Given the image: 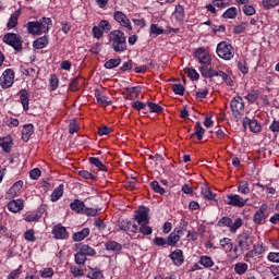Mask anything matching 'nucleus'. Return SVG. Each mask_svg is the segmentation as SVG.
<instances>
[{"instance_id":"nucleus-1","label":"nucleus","mask_w":279,"mask_h":279,"mask_svg":"<svg viewBox=\"0 0 279 279\" xmlns=\"http://www.w3.org/2000/svg\"><path fill=\"white\" fill-rule=\"evenodd\" d=\"M108 45L116 51V53L128 51V37L123 31H111L108 35Z\"/></svg>"},{"instance_id":"nucleus-2","label":"nucleus","mask_w":279,"mask_h":279,"mask_svg":"<svg viewBox=\"0 0 279 279\" xmlns=\"http://www.w3.org/2000/svg\"><path fill=\"white\" fill-rule=\"evenodd\" d=\"M53 22L50 17H41L39 21H32L26 24L27 33L32 36H43L49 34Z\"/></svg>"},{"instance_id":"nucleus-3","label":"nucleus","mask_w":279,"mask_h":279,"mask_svg":"<svg viewBox=\"0 0 279 279\" xmlns=\"http://www.w3.org/2000/svg\"><path fill=\"white\" fill-rule=\"evenodd\" d=\"M216 53L222 60H232L234 58V48L232 47V45L226 41H221L216 48Z\"/></svg>"},{"instance_id":"nucleus-4","label":"nucleus","mask_w":279,"mask_h":279,"mask_svg":"<svg viewBox=\"0 0 279 279\" xmlns=\"http://www.w3.org/2000/svg\"><path fill=\"white\" fill-rule=\"evenodd\" d=\"M3 43L15 49V51H21L23 49V39L15 33H7L3 36Z\"/></svg>"},{"instance_id":"nucleus-5","label":"nucleus","mask_w":279,"mask_h":279,"mask_svg":"<svg viewBox=\"0 0 279 279\" xmlns=\"http://www.w3.org/2000/svg\"><path fill=\"white\" fill-rule=\"evenodd\" d=\"M231 110L236 119H241L245 114V102L241 96H236L231 100Z\"/></svg>"},{"instance_id":"nucleus-6","label":"nucleus","mask_w":279,"mask_h":279,"mask_svg":"<svg viewBox=\"0 0 279 279\" xmlns=\"http://www.w3.org/2000/svg\"><path fill=\"white\" fill-rule=\"evenodd\" d=\"M70 208L74 213H77V215H87L88 217L95 215V211L93 210V208L86 207V204H84V202L80 199H74L70 204Z\"/></svg>"},{"instance_id":"nucleus-7","label":"nucleus","mask_w":279,"mask_h":279,"mask_svg":"<svg viewBox=\"0 0 279 279\" xmlns=\"http://www.w3.org/2000/svg\"><path fill=\"white\" fill-rule=\"evenodd\" d=\"M194 58L203 66H209L210 62H213V58L210 57V52L206 48H197L194 51Z\"/></svg>"},{"instance_id":"nucleus-8","label":"nucleus","mask_w":279,"mask_h":279,"mask_svg":"<svg viewBox=\"0 0 279 279\" xmlns=\"http://www.w3.org/2000/svg\"><path fill=\"white\" fill-rule=\"evenodd\" d=\"M118 228L122 232H126L129 236H136V233L138 232V226L129 219L121 220L118 223Z\"/></svg>"},{"instance_id":"nucleus-9","label":"nucleus","mask_w":279,"mask_h":279,"mask_svg":"<svg viewBox=\"0 0 279 279\" xmlns=\"http://www.w3.org/2000/svg\"><path fill=\"white\" fill-rule=\"evenodd\" d=\"M113 20L116 23H119L120 27H123V29H128V32H132L134 29L132 27V22L130 21V17L125 15L122 11H116L113 13Z\"/></svg>"},{"instance_id":"nucleus-10","label":"nucleus","mask_w":279,"mask_h":279,"mask_svg":"<svg viewBox=\"0 0 279 279\" xmlns=\"http://www.w3.org/2000/svg\"><path fill=\"white\" fill-rule=\"evenodd\" d=\"M15 73L12 69H7L0 76V86L1 88H12L14 85Z\"/></svg>"},{"instance_id":"nucleus-11","label":"nucleus","mask_w":279,"mask_h":279,"mask_svg":"<svg viewBox=\"0 0 279 279\" xmlns=\"http://www.w3.org/2000/svg\"><path fill=\"white\" fill-rule=\"evenodd\" d=\"M219 69H221V63H213V68H208V65H203L199 68V71L201 75H203L207 80H213V77L218 76Z\"/></svg>"},{"instance_id":"nucleus-12","label":"nucleus","mask_w":279,"mask_h":279,"mask_svg":"<svg viewBox=\"0 0 279 279\" xmlns=\"http://www.w3.org/2000/svg\"><path fill=\"white\" fill-rule=\"evenodd\" d=\"M182 236H184V229L182 227H177L167 238L168 246L175 247L178 243H180Z\"/></svg>"},{"instance_id":"nucleus-13","label":"nucleus","mask_w":279,"mask_h":279,"mask_svg":"<svg viewBox=\"0 0 279 279\" xmlns=\"http://www.w3.org/2000/svg\"><path fill=\"white\" fill-rule=\"evenodd\" d=\"M134 219L137 223H149V220L151 219L149 217V208L145 206L138 207L134 213Z\"/></svg>"},{"instance_id":"nucleus-14","label":"nucleus","mask_w":279,"mask_h":279,"mask_svg":"<svg viewBox=\"0 0 279 279\" xmlns=\"http://www.w3.org/2000/svg\"><path fill=\"white\" fill-rule=\"evenodd\" d=\"M219 223L229 228L231 232H234L238 228H241L243 226V220H241V218H238L233 222L232 218L223 217L220 219Z\"/></svg>"},{"instance_id":"nucleus-15","label":"nucleus","mask_w":279,"mask_h":279,"mask_svg":"<svg viewBox=\"0 0 279 279\" xmlns=\"http://www.w3.org/2000/svg\"><path fill=\"white\" fill-rule=\"evenodd\" d=\"M217 77H221L227 86H234V77L232 75V70L225 69L220 65Z\"/></svg>"},{"instance_id":"nucleus-16","label":"nucleus","mask_w":279,"mask_h":279,"mask_svg":"<svg viewBox=\"0 0 279 279\" xmlns=\"http://www.w3.org/2000/svg\"><path fill=\"white\" fill-rule=\"evenodd\" d=\"M23 190V181H16L5 193V199H14V197H19L21 191Z\"/></svg>"},{"instance_id":"nucleus-17","label":"nucleus","mask_w":279,"mask_h":279,"mask_svg":"<svg viewBox=\"0 0 279 279\" xmlns=\"http://www.w3.org/2000/svg\"><path fill=\"white\" fill-rule=\"evenodd\" d=\"M269 217V206L264 204L260 206L259 210L254 215V223H263L265 219Z\"/></svg>"},{"instance_id":"nucleus-18","label":"nucleus","mask_w":279,"mask_h":279,"mask_svg":"<svg viewBox=\"0 0 279 279\" xmlns=\"http://www.w3.org/2000/svg\"><path fill=\"white\" fill-rule=\"evenodd\" d=\"M227 204L235 208H243L245 206V199L238 194H231L227 196Z\"/></svg>"},{"instance_id":"nucleus-19","label":"nucleus","mask_w":279,"mask_h":279,"mask_svg":"<svg viewBox=\"0 0 279 279\" xmlns=\"http://www.w3.org/2000/svg\"><path fill=\"white\" fill-rule=\"evenodd\" d=\"M0 147L5 154H10L12 151V147H14V140L12 138V135L0 137Z\"/></svg>"},{"instance_id":"nucleus-20","label":"nucleus","mask_w":279,"mask_h":279,"mask_svg":"<svg viewBox=\"0 0 279 279\" xmlns=\"http://www.w3.org/2000/svg\"><path fill=\"white\" fill-rule=\"evenodd\" d=\"M7 208H8V210H10V213H21L23 210V208H25V201H23L21 198L13 199V201L9 202Z\"/></svg>"},{"instance_id":"nucleus-21","label":"nucleus","mask_w":279,"mask_h":279,"mask_svg":"<svg viewBox=\"0 0 279 279\" xmlns=\"http://www.w3.org/2000/svg\"><path fill=\"white\" fill-rule=\"evenodd\" d=\"M170 258L175 267H181L184 264V253L182 250L177 248L170 254Z\"/></svg>"},{"instance_id":"nucleus-22","label":"nucleus","mask_w":279,"mask_h":279,"mask_svg":"<svg viewBox=\"0 0 279 279\" xmlns=\"http://www.w3.org/2000/svg\"><path fill=\"white\" fill-rule=\"evenodd\" d=\"M17 95L23 106V110L27 112V110H29V97H31L29 92L27 89H21Z\"/></svg>"},{"instance_id":"nucleus-23","label":"nucleus","mask_w":279,"mask_h":279,"mask_svg":"<svg viewBox=\"0 0 279 279\" xmlns=\"http://www.w3.org/2000/svg\"><path fill=\"white\" fill-rule=\"evenodd\" d=\"M52 234H53L54 239H57V240L69 239V232H66V228H64L62 226H56L52 229Z\"/></svg>"},{"instance_id":"nucleus-24","label":"nucleus","mask_w":279,"mask_h":279,"mask_svg":"<svg viewBox=\"0 0 279 279\" xmlns=\"http://www.w3.org/2000/svg\"><path fill=\"white\" fill-rule=\"evenodd\" d=\"M85 82L86 80L83 76L75 77L74 80L71 81L69 85V90H71L72 93L80 90V88L84 86Z\"/></svg>"},{"instance_id":"nucleus-25","label":"nucleus","mask_w":279,"mask_h":279,"mask_svg":"<svg viewBox=\"0 0 279 279\" xmlns=\"http://www.w3.org/2000/svg\"><path fill=\"white\" fill-rule=\"evenodd\" d=\"M236 243L239 245V247H234L233 248V255L232 258H236L238 256H241V254H243V247H244V243H245V235L240 234L236 239Z\"/></svg>"},{"instance_id":"nucleus-26","label":"nucleus","mask_w":279,"mask_h":279,"mask_svg":"<svg viewBox=\"0 0 279 279\" xmlns=\"http://www.w3.org/2000/svg\"><path fill=\"white\" fill-rule=\"evenodd\" d=\"M260 254H265V247L263 244L257 243L253 246V250L246 253V258H256V256H260Z\"/></svg>"},{"instance_id":"nucleus-27","label":"nucleus","mask_w":279,"mask_h":279,"mask_svg":"<svg viewBox=\"0 0 279 279\" xmlns=\"http://www.w3.org/2000/svg\"><path fill=\"white\" fill-rule=\"evenodd\" d=\"M20 17H21V9H19L13 14H11V16L7 23L8 29H14V27H16V25H19Z\"/></svg>"},{"instance_id":"nucleus-28","label":"nucleus","mask_w":279,"mask_h":279,"mask_svg":"<svg viewBox=\"0 0 279 279\" xmlns=\"http://www.w3.org/2000/svg\"><path fill=\"white\" fill-rule=\"evenodd\" d=\"M47 45H49V37L47 35H44L33 41L34 49H45Z\"/></svg>"},{"instance_id":"nucleus-29","label":"nucleus","mask_w":279,"mask_h":279,"mask_svg":"<svg viewBox=\"0 0 279 279\" xmlns=\"http://www.w3.org/2000/svg\"><path fill=\"white\" fill-rule=\"evenodd\" d=\"M32 134H34V124H25L22 130V141L27 143Z\"/></svg>"},{"instance_id":"nucleus-30","label":"nucleus","mask_w":279,"mask_h":279,"mask_svg":"<svg viewBox=\"0 0 279 279\" xmlns=\"http://www.w3.org/2000/svg\"><path fill=\"white\" fill-rule=\"evenodd\" d=\"M90 234V229L89 228H84L78 232H75L72 235L73 241H75L76 243L80 241H84V239H86V236H88Z\"/></svg>"},{"instance_id":"nucleus-31","label":"nucleus","mask_w":279,"mask_h":279,"mask_svg":"<svg viewBox=\"0 0 279 279\" xmlns=\"http://www.w3.org/2000/svg\"><path fill=\"white\" fill-rule=\"evenodd\" d=\"M95 97L98 106H104L105 108L106 106H112V100H108L106 95L96 92Z\"/></svg>"},{"instance_id":"nucleus-32","label":"nucleus","mask_w":279,"mask_h":279,"mask_svg":"<svg viewBox=\"0 0 279 279\" xmlns=\"http://www.w3.org/2000/svg\"><path fill=\"white\" fill-rule=\"evenodd\" d=\"M64 195V184H60L50 195L51 202H58Z\"/></svg>"},{"instance_id":"nucleus-33","label":"nucleus","mask_w":279,"mask_h":279,"mask_svg":"<svg viewBox=\"0 0 279 279\" xmlns=\"http://www.w3.org/2000/svg\"><path fill=\"white\" fill-rule=\"evenodd\" d=\"M78 251L85 256H95L97 252L88 244H78Z\"/></svg>"},{"instance_id":"nucleus-34","label":"nucleus","mask_w":279,"mask_h":279,"mask_svg":"<svg viewBox=\"0 0 279 279\" xmlns=\"http://www.w3.org/2000/svg\"><path fill=\"white\" fill-rule=\"evenodd\" d=\"M206 134V130L202 126V122H196L194 126V136L197 141H202Z\"/></svg>"},{"instance_id":"nucleus-35","label":"nucleus","mask_w":279,"mask_h":279,"mask_svg":"<svg viewBox=\"0 0 279 279\" xmlns=\"http://www.w3.org/2000/svg\"><path fill=\"white\" fill-rule=\"evenodd\" d=\"M201 194L204 199H208L209 202H213L216 197L215 193H213V190H210L208 185L202 186Z\"/></svg>"},{"instance_id":"nucleus-36","label":"nucleus","mask_w":279,"mask_h":279,"mask_svg":"<svg viewBox=\"0 0 279 279\" xmlns=\"http://www.w3.org/2000/svg\"><path fill=\"white\" fill-rule=\"evenodd\" d=\"M238 14H239V10L235 7H231L222 13L221 19H226V20L236 19Z\"/></svg>"},{"instance_id":"nucleus-37","label":"nucleus","mask_w":279,"mask_h":279,"mask_svg":"<svg viewBox=\"0 0 279 279\" xmlns=\"http://www.w3.org/2000/svg\"><path fill=\"white\" fill-rule=\"evenodd\" d=\"M199 265L205 267V269H210V267L215 266V262L213 260V257L203 255L199 257Z\"/></svg>"},{"instance_id":"nucleus-38","label":"nucleus","mask_w":279,"mask_h":279,"mask_svg":"<svg viewBox=\"0 0 279 279\" xmlns=\"http://www.w3.org/2000/svg\"><path fill=\"white\" fill-rule=\"evenodd\" d=\"M279 0H262L260 7L263 10H274V8H278Z\"/></svg>"},{"instance_id":"nucleus-39","label":"nucleus","mask_w":279,"mask_h":279,"mask_svg":"<svg viewBox=\"0 0 279 279\" xmlns=\"http://www.w3.org/2000/svg\"><path fill=\"white\" fill-rule=\"evenodd\" d=\"M89 279H104V272L98 268L89 267V272L87 275Z\"/></svg>"},{"instance_id":"nucleus-40","label":"nucleus","mask_w":279,"mask_h":279,"mask_svg":"<svg viewBox=\"0 0 279 279\" xmlns=\"http://www.w3.org/2000/svg\"><path fill=\"white\" fill-rule=\"evenodd\" d=\"M58 86H60V78L56 74H51L49 77V89L51 92L58 90Z\"/></svg>"},{"instance_id":"nucleus-41","label":"nucleus","mask_w":279,"mask_h":279,"mask_svg":"<svg viewBox=\"0 0 279 279\" xmlns=\"http://www.w3.org/2000/svg\"><path fill=\"white\" fill-rule=\"evenodd\" d=\"M106 250L109 252H121V244L117 241H108L105 244Z\"/></svg>"},{"instance_id":"nucleus-42","label":"nucleus","mask_w":279,"mask_h":279,"mask_svg":"<svg viewBox=\"0 0 279 279\" xmlns=\"http://www.w3.org/2000/svg\"><path fill=\"white\" fill-rule=\"evenodd\" d=\"M140 226V232L141 234H144L145 236H149L151 232H154V229L149 226V222L138 223Z\"/></svg>"},{"instance_id":"nucleus-43","label":"nucleus","mask_w":279,"mask_h":279,"mask_svg":"<svg viewBox=\"0 0 279 279\" xmlns=\"http://www.w3.org/2000/svg\"><path fill=\"white\" fill-rule=\"evenodd\" d=\"M220 246L225 252H232V240L230 238H223L220 240Z\"/></svg>"},{"instance_id":"nucleus-44","label":"nucleus","mask_w":279,"mask_h":279,"mask_svg":"<svg viewBox=\"0 0 279 279\" xmlns=\"http://www.w3.org/2000/svg\"><path fill=\"white\" fill-rule=\"evenodd\" d=\"M248 128L253 134H258L263 130V126L256 120H250Z\"/></svg>"},{"instance_id":"nucleus-45","label":"nucleus","mask_w":279,"mask_h":279,"mask_svg":"<svg viewBox=\"0 0 279 279\" xmlns=\"http://www.w3.org/2000/svg\"><path fill=\"white\" fill-rule=\"evenodd\" d=\"M174 17L177 21L182 22L184 21V7L182 4H178L174 10Z\"/></svg>"},{"instance_id":"nucleus-46","label":"nucleus","mask_w":279,"mask_h":279,"mask_svg":"<svg viewBox=\"0 0 279 279\" xmlns=\"http://www.w3.org/2000/svg\"><path fill=\"white\" fill-rule=\"evenodd\" d=\"M24 239L28 243H34L36 242V231L34 229H28L24 232Z\"/></svg>"},{"instance_id":"nucleus-47","label":"nucleus","mask_w":279,"mask_h":279,"mask_svg":"<svg viewBox=\"0 0 279 279\" xmlns=\"http://www.w3.org/2000/svg\"><path fill=\"white\" fill-rule=\"evenodd\" d=\"M150 36H160V34H165V29L159 27L158 24H151L149 27Z\"/></svg>"},{"instance_id":"nucleus-48","label":"nucleus","mask_w":279,"mask_h":279,"mask_svg":"<svg viewBox=\"0 0 279 279\" xmlns=\"http://www.w3.org/2000/svg\"><path fill=\"white\" fill-rule=\"evenodd\" d=\"M147 106L149 108V112H154L156 114H160L165 110L160 105H157L156 102H148Z\"/></svg>"},{"instance_id":"nucleus-49","label":"nucleus","mask_w":279,"mask_h":279,"mask_svg":"<svg viewBox=\"0 0 279 279\" xmlns=\"http://www.w3.org/2000/svg\"><path fill=\"white\" fill-rule=\"evenodd\" d=\"M89 162L94 165V167H97V169H99L100 171L106 170V165H104V162H101V160L97 157H90Z\"/></svg>"},{"instance_id":"nucleus-50","label":"nucleus","mask_w":279,"mask_h":279,"mask_svg":"<svg viewBox=\"0 0 279 279\" xmlns=\"http://www.w3.org/2000/svg\"><path fill=\"white\" fill-rule=\"evenodd\" d=\"M121 64V58L110 59L105 63L106 69H117Z\"/></svg>"},{"instance_id":"nucleus-51","label":"nucleus","mask_w":279,"mask_h":279,"mask_svg":"<svg viewBox=\"0 0 279 279\" xmlns=\"http://www.w3.org/2000/svg\"><path fill=\"white\" fill-rule=\"evenodd\" d=\"M172 92L174 93V95H179L180 97H182L184 95V85L182 84H173L172 85Z\"/></svg>"},{"instance_id":"nucleus-52","label":"nucleus","mask_w":279,"mask_h":279,"mask_svg":"<svg viewBox=\"0 0 279 279\" xmlns=\"http://www.w3.org/2000/svg\"><path fill=\"white\" fill-rule=\"evenodd\" d=\"M80 132V124L77 121L72 120L69 124V134H77Z\"/></svg>"},{"instance_id":"nucleus-53","label":"nucleus","mask_w":279,"mask_h":279,"mask_svg":"<svg viewBox=\"0 0 279 279\" xmlns=\"http://www.w3.org/2000/svg\"><path fill=\"white\" fill-rule=\"evenodd\" d=\"M150 187L153 189V191L155 193H159V195H165V190L162 189V186L160 185V183H158V181H153L150 183Z\"/></svg>"},{"instance_id":"nucleus-54","label":"nucleus","mask_w":279,"mask_h":279,"mask_svg":"<svg viewBox=\"0 0 279 279\" xmlns=\"http://www.w3.org/2000/svg\"><path fill=\"white\" fill-rule=\"evenodd\" d=\"M53 268H49V267H47V268H43L40 271H39V276L41 277V278H52V276H53Z\"/></svg>"},{"instance_id":"nucleus-55","label":"nucleus","mask_w":279,"mask_h":279,"mask_svg":"<svg viewBox=\"0 0 279 279\" xmlns=\"http://www.w3.org/2000/svg\"><path fill=\"white\" fill-rule=\"evenodd\" d=\"M196 98L198 99H206V97L208 96V87H204V88H198L195 92Z\"/></svg>"},{"instance_id":"nucleus-56","label":"nucleus","mask_w":279,"mask_h":279,"mask_svg":"<svg viewBox=\"0 0 279 279\" xmlns=\"http://www.w3.org/2000/svg\"><path fill=\"white\" fill-rule=\"evenodd\" d=\"M92 33L94 38H96L97 40H99L100 38H104V31L99 26H94L92 28Z\"/></svg>"},{"instance_id":"nucleus-57","label":"nucleus","mask_w":279,"mask_h":279,"mask_svg":"<svg viewBox=\"0 0 279 279\" xmlns=\"http://www.w3.org/2000/svg\"><path fill=\"white\" fill-rule=\"evenodd\" d=\"M70 271L74 276V278H82V276H84V270L81 268H77V266H72L70 268Z\"/></svg>"},{"instance_id":"nucleus-58","label":"nucleus","mask_w":279,"mask_h":279,"mask_svg":"<svg viewBox=\"0 0 279 279\" xmlns=\"http://www.w3.org/2000/svg\"><path fill=\"white\" fill-rule=\"evenodd\" d=\"M98 26L104 31V32H110L112 29V24L108 22V20H102L99 22Z\"/></svg>"},{"instance_id":"nucleus-59","label":"nucleus","mask_w":279,"mask_h":279,"mask_svg":"<svg viewBox=\"0 0 279 279\" xmlns=\"http://www.w3.org/2000/svg\"><path fill=\"white\" fill-rule=\"evenodd\" d=\"M75 263L76 265H84L86 263V256L83 255L82 251L75 254Z\"/></svg>"},{"instance_id":"nucleus-60","label":"nucleus","mask_w":279,"mask_h":279,"mask_svg":"<svg viewBox=\"0 0 279 279\" xmlns=\"http://www.w3.org/2000/svg\"><path fill=\"white\" fill-rule=\"evenodd\" d=\"M214 5L223 10L225 8H228V5H230V0H214Z\"/></svg>"},{"instance_id":"nucleus-61","label":"nucleus","mask_w":279,"mask_h":279,"mask_svg":"<svg viewBox=\"0 0 279 279\" xmlns=\"http://www.w3.org/2000/svg\"><path fill=\"white\" fill-rule=\"evenodd\" d=\"M19 124H20V122H19V119H16V118H9L7 121H5V125L8 126V128H19Z\"/></svg>"},{"instance_id":"nucleus-62","label":"nucleus","mask_w":279,"mask_h":279,"mask_svg":"<svg viewBox=\"0 0 279 279\" xmlns=\"http://www.w3.org/2000/svg\"><path fill=\"white\" fill-rule=\"evenodd\" d=\"M40 175H43V172L38 168H35V169L31 170V172H29L31 180H38V178H40Z\"/></svg>"},{"instance_id":"nucleus-63","label":"nucleus","mask_w":279,"mask_h":279,"mask_svg":"<svg viewBox=\"0 0 279 279\" xmlns=\"http://www.w3.org/2000/svg\"><path fill=\"white\" fill-rule=\"evenodd\" d=\"M267 260H269V263H279V253L270 252L267 255Z\"/></svg>"},{"instance_id":"nucleus-64","label":"nucleus","mask_w":279,"mask_h":279,"mask_svg":"<svg viewBox=\"0 0 279 279\" xmlns=\"http://www.w3.org/2000/svg\"><path fill=\"white\" fill-rule=\"evenodd\" d=\"M269 130L272 134H279V121L274 120L269 125Z\"/></svg>"}]
</instances>
